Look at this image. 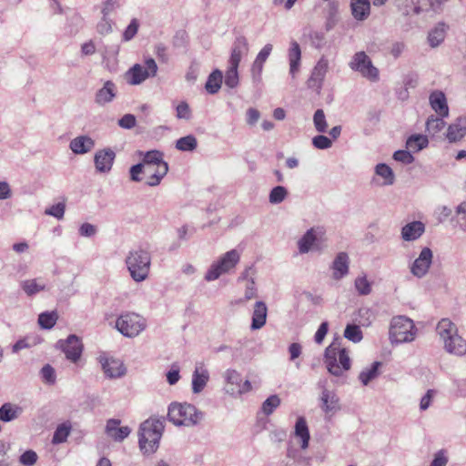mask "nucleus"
Segmentation results:
<instances>
[{
	"mask_svg": "<svg viewBox=\"0 0 466 466\" xmlns=\"http://www.w3.org/2000/svg\"><path fill=\"white\" fill-rule=\"evenodd\" d=\"M248 49V40L244 36L237 38L229 58V66L238 67L241 61V49Z\"/></svg>",
	"mask_w": 466,
	"mask_h": 466,
	"instance_id": "c85d7f7f",
	"label": "nucleus"
},
{
	"mask_svg": "<svg viewBox=\"0 0 466 466\" xmlns=\"http://www.w3.org/2000/svg\"><path fill=\"white\" fill-rule=\"evenodd\" d=\"M320 407L326 413L333 414L340 409L339 400L334 391L323 389L320 396Z\"/></svg>",
	"mask_w": 466,
	"mask_h": 466,
	"instance_id": "6ab92c4d",
	"label": "nucleus"
},
{
	"mask_svg": "<svg viewBox=\"0 0 466 466\" xmlns=\"http://www.w3.org/2000/svg\"><path fill=\"white\" fill-rule=\"evenodd\" d=\"M115 157L116 154L110 148L97 151L94 158L96 168L99 172H108L113 166Z\"/></svg>",
	"mask_w": 466,
	"mask_h": 466,
	"instance_id": "dca6fc26",
	"label": "nucleus"
},
{
	"mask_svg": "<svg viewBox=\"0 0 466 466\" xmlns=\"http://www.w3.org/2000/svg\"><path fill=\"white\" fill-rule=\"evenodd\" d=\"M208 380V372L204 367L198 366L192 379V389L194 392L201 391Z\"/></svg>",
	"mask_w": 466,
	"mask_h": 466,
	"instance_id": "cd10ccee",
	"label": "nucleus"
},
{
	"mask_svg": "<svg viewBox=\"0 0 466 466\" xmlns=\"http://www.w3.org/2000/svg\"><path fill=\"white\" fill-rule=\"evenodd\" d=\"M349 256L345 252H340L335 258L331 268L333 270L332 277L339 280L349 273Z\"/></svg>",
	"mask_w": 466,
	"mask_h": 466,
	"instance_id": "aec40b11",
	"label": "nucleus"
},
{
	"mask_svg": "<svg viewBox=\"0 0 466 466\" xmlns=\"http://www.w3.org/2000/svg\"><path fill=\"white\" fill-rule=\"evenodd\" d=\"M377 175L382 177L385 179V184H392L394 181V176L391 168L386 164H379L376 167Z\"/></svg>",
	"mask_w": 466,
	"mask_h": 466,
	"instance_id": "c03bdc74",
	"label": "nucleus"
},
{
	"mask_svg": "<svg viewBox=\"0 0 466 466\" xmlns=\"http://www.w3.org/2000/svg\"><path fill=\"white\" fill-rule=\"evenodd\" d=\"M432 261V252L429 248H424L420 256L413 262L410 271L411 273L418 277H423L429 270L430 266Z\"/></svg>",
	"mask_w": 466,
	"mask_h": 466,
	"instance_id": "4468645a",
	"label": "nucleus"
},
{
	"mask_svg": "<svg viewBox=\"0 0 466 466\" xmlns=\"http://www.w3.org/2000/svg\"><path fill=\"white\" fill-rule=\"evenodd\" d=\"M448 458L445 455V451H440L435 454V457L430 466H446Z\"/></svg>",
	"mask_w": 466,
	"mask_h": 466,
	"instance_id": "bf43d9fd",
	"label": "nucleus"
},
{
	"mask_svg": "<svg viewBox=\"0 0 466 466\" xmlns=\"http://www.w3.org/2000/svg\"><path fill=\"white\" fill-rule=\"evenodd\" d=\"M466 135V118L460 117L448 127L447 137L451 142L461 139Z\"/></svg>",
	"mask_w": 466,
	"mask_h": 466,
	"instance_id": "bb28decb",
	"label": "nucleus"
},
{
	"mask_svg": "<svg viewBox=\"0 0 466 466\" xmlns=\"http://www.w3.org/2000/svg\"><path fill=\"white\" fill-rule=\"evenodd\" d=\"M238 67L229 66L226 72L225 84L230 88H234L238 85Z\"/></svg>",
	"mask_w": 466,
	"mask_h": 466,
	"instance_id": "de8ad7c7",
	"label": "nucleus"
},
{
	"mask_svg": "<svg viewBox=\"0 0 466 466\" xmlns=\"http://www.w3.org/2000/svg\"><path fill=\"white\" fill-rule=\"evenodd\" d=\"M222 72L218 69L214 70L208 76L205 88L209 94H216L219 91L222 84Z\"/></svg>",
	"mask_w": 466,
	"mask_h": 466,
	"instance_id": "2f4dec72",
	"label": "nucleus"
},
{
	"mask_svg": "<svg viewBox=\"0 0 466 466\" xmlns=\"http://www.w3.org/2000/svg\"><path fill=\"white\" fill-rule=\"evenodd\" d=\"M325 231L322 228H310L299 240V249L300 253H307L309 249L317 246L318 241H324Z\"/></svg>",
	"mask_w": 466,
	"mask_h": 466,
	"instance_id": "ddd939ff",
	"label": "nucleus"
},
{
	"mask_svg": "<svg viewBox=\"0 0 466 466\" xmlns=\"http://www.w3.org/2000/svg\"><path fill=\"white\" fill-rule=\"evenodd\" d=\"M22 289L28 296H33L46 289L44 283H40L36 279H28L22 282Z\"/></svg>",
	"mask_w": 466,
	"mask_h": 466,
	"instance_id": "e433bc0d",
	"label": "nucleus"
},
{
	"mask_svg": "<svg viewBox=\"0 0 466 466\" xmlns=\"http://www.w3.org/2000/svg\"><path fill=\"white\" fill-rule=\"evenodd\" d=\"M446 25L440 23L434 29H432L428 35V41L431 47L438 46L445 38Z\"/></svg>",
	"mask_w": 466,
	"mask_h": 466,
	"instance_id": "473e14b6",
	"label": "nucleus"
},
{
	"mask_svg": "<svg viewBox=\"0 0 466 466\" xmlns=\"http://www.w3.org/2000/svg\"><path fill=\"white\" fill-rule=\"evenodd\" d=\"M239 261V254L237 250L228 251L217 263L213 264L206 275V279L215 280L220 275L228 272Z\"/></svg>",
	"mask_w": 466,
	"mask_h": 466,
	"instance_id": "9d476101",
	"label": "nucleus"
},
{
	"mask_svg": "<svg viewBox=\"0 0 466 466\" xmlns=\"http://www.w3.org/2000/svg\"><path fill=\"white\" fill-rule=\"evenodd\" d=\"M312 144L316 148L326 149L331 147L332 141L323 135H319L313 137Z\"/></svg>",
	"mask_w": 466,
	"mask_h": 466,
	"instance_id": "3c124183",
	"label": "nucleus"
},
{
	"mask_svg": "<svg viewBox=\"0 0 466 466\" xmlns=\"http://www.w3.org/2000/svg\"><path fill=\"white\" fill-rule=\"evenodd\" d=\"M144 167H145L144 164H137V165L133 166L130 168V177H131L132 180H134V181H139L140 180L138 176L141 173H144Z\"/></svg>",
	"mask_w": 466,
	"mask_h": 466,
	"instance_id": "338daca9",
	"label": "nucleus"
},
{
	"mask_svg": "<svg viewBox=\"0 0 466 466\" xmlns=\"http://www.w3.org/2000/svg\"><path fill=\"white\" fill-rule=\"evenodd\" d=\"M41 373H42L43 379L46 382L51 383V382L55 381V370L50 365L44 366L41 370Z\"/></svg>",
	"mask_w": 466,
	"mask_h": 466,
	"instance_id": "680f3d73",
	"label": "nucleus"
},
{
	"mask_svg": "<svg viewBox=\"0 0 466 466\" xmlns=\"http://www.w3.org/2000/svg\"><path fill=\"white\" fill-rule=\"evenodd\" d=\"M288 56L289 61V73L292 77H295L296 74L299 70L301 60V50L299 45L296 41H292L290 43Z\"/></svg>",
	"mask_w": 466,
	"mask_h": 466,
	"instance_id": "4be33fe9",
	"label": "nucleus"
},
{
	"mask_svg": "<svg viewBox=\"0 0 466 466\" xmlns=\"http://www.w3.org/2000/svg\"><path fill=\"white\" fill-rule=\"evenodd\" d=\"M295 435L301 440V448H308L309 441V431L307 421L303 417H299L297 420L295 425Z\"/></svg>",
	"mask_w": 466,
	"mask_h": 466,
	"instance_id": "7c9ffc66",
	"label": "nucleus"
},
{
	"mask_svg": "<svg viewBox=\"0 0 466 466\" xmlns=\"http://www.w3.org/2000/svg\"><path fill=\"white\" fill-rule=\"evenodd\" d=\"M119 126L124 128H132L136 126V117L131 114H127L119 119Z\"/></svg>",
	"mask_w": 466,
	"mask_h": 466,
	"instance_id": "13d9d810",
	"label": "nucleus"
},
{
	"mask_svg": "<svg viewBox=\"0 0 466 466\" xmlns=\"http://www.w3.org/2000/svg\"><path fill=\"white\" fill-rule=\"evenodd\" d=\"M370 5L369 0H352L351 10L356 19L363 20L370 14Z\"/></svg>",
	"mask_w": 466,
	"mask_h": 466,
	"instance_id": "c756f323",
	"label": "nucleus"
},
{
	"mask_svg": "<svg viewBox=\"0 0 466 466\" xmlns=\"http://www.w3.org/2000/svg\"><path fill=\"white\" fill-rule=\"evenodd\" d=\"M20 408L7 402L0 408V420L3 421H11L19 415Z\"/></svg>",
	"mask_w": 466,
	"mask_h": 466,
	"instance_id": "c9c22d12",
	"label": "nucleus"
},
{
	"mask_svg": "<svg viewBox=\"0 0 466 466\" xmlns=\"http://www.w3.org/2000/svg\"><path fill=\"white\" fill-rule=\"evenodd\" d=\"M424 224L420 221H413L402 228L401 236L406 241H411L419 238L424 232Z\"/></svg>",
	"mask_w": 466,
	"mask_h": 466,
	"instance_id": "5701e85b",
	"label": "nucleus"
},
{
	"mask_svg": "<svg viewBox=\"0 0 466 466\" xmlns=\"http://www.w3.org/2000/svg\"><path fill=\"white\" fill-rule=\"evenodd\" d=\"M280 404V399L277 395H271L262 404V410L266 415H270Z\"/></svg>",
	"mask_w": 466,
	"mask_h": 466,
	"instance_id": "a18cd8bd",
	"label": "nucleus"
},
{
	"mask_svg": "<svg viewBox=\"0 0 466 466\" xmlns=\"http://www.w3.org/2000/svg\"><path fill=\"white\" fill-rule=\"evenodd\" d=\"M431 108L441 117L448 116L449 107L445 95L441 91H434L430 96Z\"/></svg>",
	"mask_w": 466,
	"mask_h": 466,
	"instance_id": "412c9836",
	"label": "nucleus"
},
{
	"mask_svg": "<svg viewBox=\"0 0 466 466\" xmlns=\"http://www.w3.org/2000/svg\"><path fill=\"white\" fill-rule=\"evenodd\" d=\"M437 333L443 340L447 351L457 355L466 352V341L458 334L455 324L449 319H442L439 321Z\"/></svg>",
	"mask_w": 466,
	"mask_h": 466,
	"instance_id": "7ed1b4c3",
	"label": "nucleus"
},
{
	"mask_svg": "<svg viewBox=\"0 0 466 466\" xmlns=\"http://www.w3.org/2000/svg\"><path fill=\"white\" fill-rule=\"evenodd\" d=\"M179 379H180V375H179V370L177 368L171 369L167 373V380L170 385L176 384L179 380Z\"/></svg>",
	"mask_w": 466,
	"mask_h": 466,
	"instance_id": "774afa93",
	"label": "nucleus"
},
{
	"mask_svg": "<svg viewBox=\"0 0 466 466\" xmlns=\"http://www.w3.org/2000/svg\"><path fill=\"white\" fill-rule=\"evenodd\" d=\"M328 329H329L328 322H322L320 324V326L319 327V329L315 334V341L318 344H320L323 341L325 336L328 333Z\"/></svg>",
	"mask_w": 466,
	"mask_h": 466,
	"instance_id": "052dcab7",
	"label": "nucleus"
},
{
	"mask_svg": "<svg viewBox=\"0 0 466 466\" xmlns=\"http://www.w3.org/2000/svg\"><path fill=\"white\" fill-rule=\"evenodd\" d=\"M435 394V391L433 390H429L427 393L421 398L420 408L422 410H425L429 408L431 401Z\"/></svg>",
	"mask_w": 466,
	"mask_h": 466,
	"instance_id": "e2e57ef3",
	"label": "nucleus"
},
{
	"mask_svg": "<svg viewBox=\"0 0 466 466\" xmlns=\"http://www.w3.org/2000/svg\"><path fill=\"white\" fill-rule=\"evenodd\" d=\"M328 69L329 61L327 58L322 56L312 69L310 76L307 81V86L319 94L322 89Z\"/></svg>",
	"mask_w": 466,
	"mask_h": 466,
	"instance_id": "f8f14e48",
	"label": "nucleus"
},
{
	"mask_svg": "<svg viewBox=\"0 0 466 466\" xmlns=\"http://www.w3.org/2000/svg\"><path fill=\"white\" fill-rule=\"evenodd\" d=\"M95 146V141L87 136H80L70 142V148L76 154H86Z\"/></svg>",
	"mask_w": 466,
	"mask_h": 466,
	"instance_id": "b1692460",
	"label": "nucleus"
},
{
	"mask_svg": "<svg viewBox=\"0 0 466 466\" xmlns=\"http://www.w3.org/2000/svg\"><path fill=\"white\" fill-rule=\"evenodd\" d=\"M393 158L404 164H410L413 161L412 155L406 150H398L394 153Z\"/></svg>",
	"mask_w": 466,
	"mask_h": 466,
	"instance_id": "5fc2aeb1",
	"label": "nucleus"
},
{
	"mask_svg": "<svg viewBox=\"0 0 466 466\" xmlns=\"http://www.w3.org/2000/svg\"><path fill=\"white\" fill-rule=\"evenodd\" d=\"M350 66L359 72L363 77L375 82L379 79V70L375 67L370 58L365 52H358L354 55Z\"/></svg>",
	"mask_w": 466,
	"mask_h": 466,
	"instance_id": "1a4fd4ad",
	"label": "nucleus"
},
{
	"mask_svg": "<svg viewBox=\"0 0 466 466\" xmlns=\"http://www.w3.org/2000/svg\"><path fill=\"white\" fill-rule=\"evenodd\" d=\"M197 139L194 136H186L177 140L176 147L180 151H192L197 147Z\"/></svg>",
	"mask_w": 466,
	"mask_h": 466,
	"instance_id": "58836bf2",
	"label": "nucleus"
},
{
	"mask_svg": "<svg viewBox=\"0 0 466 466\" xmlns=\"http://www.w3.org/2000/svg\"><path fill=\"white\" fill-rule=\"evenodd\" d=\"M380 361H375L370 368L365 369L360 373L359 379L363 385H368L370 381L374 380L379 375V369L381 367Z\"/></svg>",
	"mask_w": 466,
	"mask_h": 466,
	"instance_id": "72a5a7b5",
	"label": "nucleus"
},
{
	"mask_svg": "<svg viewBox=\"0 0 466 466\" xmlns=\"http://www.w3.org/2000/svg\"><path fill=\"white\" fill-rule=\"evenodd\" d=\"M37 459V454L34 451L28 450L20 456L19 462L24 466H33Z\"/></svg>",
	"mask_w": 466,
	"mask_h": 466,
	"instance_id": "8fccbe9b",
	"label": "nucleus"
},
{
	"mask_svg": "<svg viewBox=\"0 0 466 466\" xmlns=\"http://www.w3.org/2000/svg\"><path fill=\"white\" fill-rule=\"evenodd\" d=\"M313 122L315 128L319 133H324L327 131L328 124L326 121V116L324 111L322 109H318L313 116Z\"/></svg>",
	"mask_w": 466,
	"mask_h": 466,
	"instance_id": "37998d69",
	"label": "nucleus"
},
{
	"mask_svg": "<svg viewBox=\"0 0 466 466\" xmlns=\"http://www.w3.org/2000/svg\"><path fill=\"white\" fill-rule=\"evenodd\" d=\"M65 213V204L57 203L46 210V214L53 216L56 218H62Z\"/></svg>",
	"mask_w": 466,
	"mask_h": 466,
	"instance_id": "6e6d98bb",
	"label": "nucleus"
},
{
	"mask_svg": "<svg viewBox=\"0 0 466 466\" xmlns=\"http://www.w3.org/2000/svg\"><path fill=\"white\" fill-rule=\"evenodd\" d=\"M177 117L180 119H189L191 116V110L187 102H180L177 108Z\"/></svg>",
	"mask_w": 466,
	"mask_h": 466,
	"instance_id": "603ef678",
	"label": "nucleus"
},
{
	"mask_svg": "<svg viewBox=\"0 0 466 466\" xmlns=\"http://www.w3.org/2000/svg\"><path fill=\"white\" fill-rule=\"evenodd\" d=\"M143 164L149 186L158 185L168 171L167 163L163 160V154L158 150L148 151L144 157Z\"/></svg>",
	"mask_w": 466,
	"mask_h": 466,
	"instance_id": "20e7f679",
	"label": "nucleus"
},
{
	"mask_svg": "<svg viewBox=\"0 0 466 466\" xmlns=\"http://www.w3.org/2000/svg\"><path fill=\"white\" fill-rule=\"evenodd\" d=\"M103 370L109 378H118L125 374L126 368L119 360L100 358Z\"/></svg>",
	"mask_w": 466,
	"mask_h": 466,
	"instance_id": "a211bd4d",
	"label": "nucleus"
},
{
	"mask_svg": "<svg viewBox=\"0 0 466 466\" xmlns=\"http://www.w3.org/2000/svg\"><path fill=\"white\" fill-rule=\"evenodd\" d=\"M70 430L71 427L69 425L65 423L59 425L54 433L52 442L57 444L66 441L70 433Z\"/></svg>",
	"mask_w": 466,
	"mask_h": 466,
	"instance_id": "a19ab883",
	"label": "nucleus"
},
{
	"mask_svg": "<svg viewBox=\"0 0 466 466\" xmlns=\"http://www.w3.org/2000/svg\"><path fill=\"white\" fill-rule=\"evenodd\" d=\"M272 48L273 46L271 44H267L266 46H264V47L258 54L255 60L264 65L267 59L268 58L272 51Z\"/></svg>",
	"mask_w": 466,
	"mask_h": 466,
	"instance_id": "4d7b16f0",
	"label": "nucleus"
},
{
	"mask_svg": "<svg viewBox=\"0 0 466 466\" xmlns=\"http://www.w3.org/2000/svg\"><path fill=\"white\" fill-rule=\"evenodd\" d=\"M287 194V189L284 187L277 186L270 191L269 201L273 204H279L285 199Z\"/></svg>",
	"mask_w": 466,
	"mask_h": 466,
	"instance_id": "49530a36",
	"label": "nucleus"
},
{
	"mask_svg": "<svg viewBox=\"0 0 466 466\" xmlns=\"http://www.w3.org/2000/svg\"><path fill=\"white\" fill-rule=\"evenodd\" d=\"M226 380H227L228 383H230V384H239V382L241 381L239 373L234 370H227Z\"/></svg>",
	"mask_w": 466,
	"mask_h": 466,
	"instance_id": "0e129e2a",
	"label": "nucleus"
},
{
	"mask_svg": "<svg viewBox=\"0 0 466 466\" xmlns=\"http://www.w3.org/2000/svg\"><path fill=\"white\" fill-rule=\"evenodd\" d=\"M355 288L360 295H368L371 292V286L366 276L355 279Z\"/></svg>",
	"mask_w": 466,
	"mask_h": 466,
	"instance_id": "09e8293b",
	"label": "nucleus"
},
{
	"mask_svg": "<svg viewBox=\"0 0 466 466\" xmlns=\"http://www.w3.org/2000/svg\"><path fill=\"white\" fill-rule=\"evenodd\" d=\"M61 347L66 359L73 362L79 360L83 351V344L76 335H70Z\"/></svg>",
	"mask_w": 466,
	"mask_h": 466,
	"instance_id": "2eb2a0df",
	"label": "nucleus"
},
{
	"mask_svg": "<svg viewBox=\"0 0 466 466\" xmlns=\"http://www.w3.org/2000/svg\"><path fill=\"white\" fill-rule=\"evenodd\" d=\"M116 85L108 80L104 84L103 87L96 92V102L99 105H105L113 100L116 96Z\"/></svg>",
	"mask_w": 466,
	"mask_h": 466,
	"instance_id": "393cba45",
	"label": "nucleus"
},
{
	"mask_svg": "<svg viewBox=\"0 0 466 466\" xmlns=\"http://www.w3.org/2000/svg\"><path fill=\"white\" fill-rule=\"evenodd\" d=\"M344 337L352 342H360L362 339V332L357 325H348L344 330Z\"/></svg>",
	"mask_w": 466,
	"mask_h": 466,
	"instance_id": "79ce46f5",
	"label": "nucleus"
},
{
	"mask_svg": "<svg viewBox=\"0 0 466 466\" xmlns=\"http://www.w3.org/2000/svg\"><path fill=\"white\" fill-rule=\"evenodd\" d=\"M416 328L413 321L404 316L394 317L390 328V337L393 342H410L415 339Z\"/></svg>",
	"mask_w": 466,
	"mask_h": 466,
	"instance_id": "0eeeda50",
	"label": "nucleus"
},
{
	"mask_svg": "<svg viewBox=\"0 0 466 466\" xmlns=\"http://www.w3.org/2000/svg\"><path fill=\"white\" fill-rule=\"evenodd\" d=\"M263 66H264L263 64H261L256 60H254V62L252 64V67H251L252 76H253V78L257 79L258 81H259L261 78Z\"/></svg>",
	"mask_w": 466,
	"mask_h": 466,
	"instance_id": "69168bd1",
	"label": "nucleus"
},
{
	"mask_svg": "<svg viewBox=\"0 0 466 466\" xmlns=\"http://www.w3.org/2000/svg\"><path fill=\"white\" fill-rule=\"evenodd\" d=\"M163 430L164 423L160 419L149 418L141 424L139 447L144 453L150 454L157 451Z\"/></svg>",
	"mask_w": 466,
	"mask_h": 466,
	"instance_id": "f03ea898",
	"label": "nucleus"
},
{
	"mask_svg": "<svg viewBox=\"0 0 466 466\" xmlns=\"http://www.w3.org/2000/svg\"><path fill=\"white\" fill-rule=\"evenodd\" d=\"M445 126V122L443 121L442 117H436L434 116H431L428 118L426 122V130L431 135H435L439 131H441Z\"/></svg>",
	"mask_w": 466,
	"mask_h": 466,
	"instance_id": "ea45409f",
	"label": "nucleus"
},
{
	"mask_svg": "<svg viewBox=\"0 0 466 466\" xmlns=\"http://www.w3.org/2000/svg\"><path fill=\"white\" fill-rule=\"evenodd\" d=\"M126 263L135 281L140 282L147 278L151 265L150 254L147 251L143 249L131 251L127 257Z\"/></svg>",
	"mask_w": 466,
	"mask_h": 466,
	"instance_id": "423d86ee",
	"label": "nucleus"
},
{
	"mask_svg": "<svg viewBox=\"0 0 466 466\" xmlns=\"http://www.w3.org/2000/svg\"><path fill=\"white\" fill-rule=\"evenodd\" d=\"M267 312L268 309L264 302H256L252 316V329H261L265 325L267 319Z\"/></svg>",
	"mask_w": 466,
	"mask_h": 466,
	"instance_id": "a878e982",
	"label": "nucleus"
},
{
	"mask_svg": "<svg viewBox=\"0 0 466 466\" xmlns=\"http://www.w3.org/2000/svg\"><path fill=\"white\" fill-rule=\"evenodd\" d=\"M167 417L175 425L192 427L202 420L203 414L192 404L173 403L169 406Z\"/></svg>",
	"mask_w": 466,
	"mask_h": 466,
	"instance_id": "39448f33",
	"label": "nucleus"
},
{
	"mask_svg": "<svg viewBox=\"0 0 466 466\" xmlns=\"http://www.w3.org/2000/svg\"><path fill=\"white\" fill-rule=\"evenodd\" d=\"M138 26V21L136 18L132 19V21L130 22V24L124 32V39L127 41L132 39L137 33Z\"/></svg>",
	"mask_w": 466,
	"mask_h": 466,
	"instance_id": "864d4df0",
	"label": "nucleus"
},
{
	"mask_svg": "<svg viewBox=\"0 0 466 466\" xmlns=\"http://www.w3.org/2000/svg\"><path fill=\"white\" fill-rule=\"evenodd\" d=\"M428 138L423 135H413L410 137L406 142L409 150L418 152L428 146Z\"/></svg>",
	"mask_w": 466,
	"mask_h": 466,
	"instance_id": "f704fd0d",
	"label": "nucleus"
},
{
	"mask_svg": "<svg viewBox=\"0 0 466 466\" xmlns=\"http://www.w3.org/2000/svg\"><path fill=\"white\" fill-rule=\"evenodd\" d=\"M120 420L110 419L106 422V432L116 441H122L131 432L129 427H120Z\"/></svg>",
	"mask_w": 466,
	"mask_h": 466,
	"instance_id": "f3484780",
	"label": "nucleus"
},
{
	"mask_svg": "<svg viewBox=\"0 0 466 466\" xmlns=\"http://www.w3.org/2000/svg\"><path fill=\"white\" fill-rule=\"evenodd\" d=\"M157 71V63L153 58H149L146 60L145 66L139 64L133 66L126 74L127 81L130 85H138L149 76H155Z\"/></svg>",
	"mask_w": 466,
	"mask_h": 466,
	"instance_id": "9b49d317",
	"label": "nucleus"
},
{
	"mask_svg": "<svg viewBox=\"0 0 466 466\" xmlns=\"http://www.w3.org/2000/svg\"><path fill=\"white\" fill-rule=\"evenodd\" d=\"M58 319V315L56 311L44 312L38 317V323L43 329L53 328Z\"/></svg>",
	"mask_w": 466,
	"mask_h": 466,
	"instance_id": "4c0bfd02",
	"label": "nucleus"
},
{
	"mask_svg": "<svg viewBox=\"0 0 466 466\" xmlns=\"http://www.w3.org/2000/svg\"><path fill=\"white\" fill-rule=\"evenodd\" d=\"M324 363L328 371L336 376H342L351 367L349 350L339 339H334L325 350Z\"/></svg>",
	"mask_w": 466,
	"mask_h": 466,
	"instance_id": "f257e3e1",
	"label": "nucleus"
},
{
	"mask_svg": "<svg viewBox=\"0 0 466 466\" xmlns=\"http://www.w3.org/2000/svg\"><path fill=\"white\" fill-rule=\"evenodd\" d=\"M146 326V319L134 312L121 314L116 322L117 330L126 337L137 336L145 329Z\"/></svg>",
	"mask_w": 466,
	"mask_h": 466,
	"instance_id": "6e6552de",
	"label": "nucleus"
}]
</instances>
